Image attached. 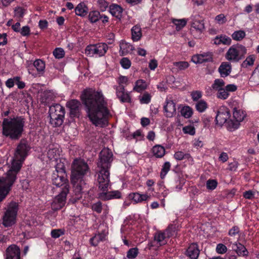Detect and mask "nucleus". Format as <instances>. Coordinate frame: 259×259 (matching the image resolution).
I'll list each match as a JSON object with an SVG mask.
<instances>
[{"instance_id": "1", "label": "nucleus", "mask_w": 259, "mask_h": 259, "mask_svg": "<svg viewBox=\"0 0 259 259\" xmlns=\"http://www.w3.org/2000/svg\"><path fill=\"white\" fill-rule=\"evenodd\" d=\"M81 98L91 121L96 126L106 125L110 111L102 92L88 89L83 92Z\"/></svg>"}, {"instance_id": "2", "label": "nucleus", "mask_w": 259, "mask_h": 259, "mask_svg": "<svg viewBox=\"0 0 259 259\" xmlns=\"http://www.w3.org/2000/svg\"><path fill=\"white\" fill-rule=\"evenodd\" d=\"M29 149V147L26 143L21 142L17 148L10 169L5 176L0 178V201H3L9 193Z\"/></svg>"}, {"instance_id": "3", "label": "nucleus", "mask_w": 259, "mask_h": 259, "mask_svg": "<svg viewBox=\"0 0 259 259\" xmlns=\"http://www.w3.org/2000/svg\"><path fill=\"white\" fill-rule=\"evenodd\" d=\"M89 170V166L83 159L74 160L71 166V180L77 198H79L80 194L83 192V190L86 186L84 177Z\"/></svg>"}, {"instance_id": "4", "label": "nucleus", "mask_w": 259, "mask_h": 259, "mask_svg": "<svg viewBox=\"0 0 259 259\" xmlns=\"http://www.w3.org/2000/svg\"><path fill=\"white\" fill-rule=\"evenodd\" d=\"M24 125V120L21 117L5 118L3 122V133L12 139H17L22 134Z\"/></svg>"}, {"instance_id": "5", "label": "nucleus", "mask_w": 259, "mask_h": 259, "mask_svg": "<svg viewBox=\"0 0 259 259\" xmlns=\"http://www.w3.org/2000/svg\"><path fill=\"white\" fill-rule=\"evenodd\" d=\"M246 53L247 49L243 45H233L227 51L225 58L230 62H237L243 58Z\"/></svg>"}, {"instance_id": "6", "label": "nucleus", "mask_w": 259, "mask_h": 259, "mask_svg": "<svg viewBox=\"0 0 259 259\" xmlns=\"http://www.w3.org/2000/svg\"><path fill=\"white\" fill-rule=\"evenodd\" d=\"M49 115L50 123L54 126H60L63 122L65 115L64 108L58 104L52 105L50 107Z\"/></svg>"}, {"instance_id": "7", "label": "nucleus", "mask_w": 259, "mask_h": 259, "mask_svg": "<svg viewBox=\"0 0 259 259\" xmlns=\"http://www.w3.org/2000/svg\"><path fill=\"white\" fill-rule=\"evenodd\" d=\"M18 209L17 203L12 202L9 204L3 217V224L5 227H11L16 223Z\"/></svg>"}, {"instance_id": "8", "label": "nucleus", "mask_w": 259, "mask_h": 259, "mask_svg": "<svg viewBox=\"0 0 259 259\" xmlns=\"http://www.w3.org/2000/svg\"><path fill=\"white\" fill-rule=\"evenodd\" d=\"M109 168V167H106V166H98L97 180L99 183V188L105 194L106 193L104 192L107 190L110 182Z\"/></svg>"}, {"instance_id": "9", "label": "nucleus", "mask_w": 259, "mask_h": 259, "mask_svg": "<svg viewBox=\"0 0 259 259\" xmlns=\"http://www.w3.org/2000/svg\"><path fill=\"white\" fill-rule=\"evenodd\" d=\"M108 49V47L105 43H98L95 45H91L87 47L85 53L91 57H102L104 56Z\"/></svg>"}, {"instance_id": "10", "label": "nucleus", "mask_w": 259, "mask_h": 259, "mask_svg": "<svg viewBox=\"0 0 259 259\" xmlns=\"http://www.w3.org/2000/svg\"><path fill=\"white\" fill-rule=\"evenodd\" d=\"M230 116L231 114L228 108L225 106H221L218 110L215 117L217 123L220 125L225 123L228 124V122L231 120Z\"/></svg>"}, {"instance_id": "11", "label": "nucleus", "mask_w": 259, "mask_h": 259, "mask_svg": "<svg viewBox=\"0 0 259 259\" xmlns=\"http://www.w3.org/2000/svg\"><path fill=\"white\" fill-rule=\"evenodd\" d=\"M68 192V188L67 186H65V188L54 199L51 205L53 209H59L65 205L66 196Z\"/></svg>"}, {"instance_id": "12", "label": "nucleus", "mask_w": 259, "mask_h": 259, "mask_svg": "<svg viewBox=\"0 0 259 259\" xmlns=\"http://www.w3.org/2000/svg\"><path fill=\"white\" fill-rule=\"evenodd\" d=\"M199 16H193L191 17L192 20L191 32L195 37H198L204 29V25L202 20L199 19Z\"/></svg>"}, {"instance_id": "13", "label": "nucleus", "mask_w": 259, "mask_h": 259, "mask_svg": "<svg viewBox=\"0 0 259 259\" xmlns=\"http://www.w3.org/2000/svg\"><path fill=\"white\" fill-rule=\"evenodd\" d=\"M245 112L240 109H235L233 112V118L235 121L230 120L228 122V126L230 130H235L239 127V123L241 122L245 117Z\"/></svg>"}, {"instance_id": "14", "label": "nucleus", "mask_w": 259, "mask_h": 259, "mask_svg": "<svg viewBox=\"0 0 259 259\" xmlns=\"http://www.w3.org/2000/svg\"><path fill=\"white\" fill-rule=\"evenodd\" d=\"M112 153L108 148H104L100 152V160L98 163V166H106L110 167V163L112 161Z\"/></svg>"}, {"instance_id": "15", "label": "nucleus", "mask_w": 259, "mask_h": 259, "mask_svg": "<svg viewBox=\"0 0 259 259\" xmlns=\"http://www.w3.org/2000/svg\"><path fill=\"white\" fill-rule=\"evenodd\" d=\"M52 183L54 185L57 187L63 186L62 190L65 188V186H67L69 188L68 181L66 178V174L65 175L59 174L57 172H53L52 177Z\"/></svg>"}, {"instance_id": "16", "label": "nucleus", "mask_w": 259, "mask_h": 259, "mask_svg": "<svg viewBox=\"0 0 259 259\" xmlns=\"http://www.w3.org/2000/svg\"><path fill=\"white\" fill-rule=\"evenodd\" d=\"M163 108L164 114L167 117H172L176 113V104L170 98L166 99Z\"/></svg>"}, {"instance_id": "17", "label": "nucleus", "mask_w": 259, "mask_h": 259, "mask_svg": "<svg viewBox=\"0 0 259 259\" xmlns=\"http://www.w3.org/2000/svg\"><path fill=\"white\" fill-rule=\"evenodd\" d=\"M5 259H20V249L15 245L10 246L6 250Z\"/></svg>"}, {"instance_id": "18", "label": "nucleus", "mask_w": 259, "mask_h": 259, "mask_svg": "<svg viewBox=\"0 0 259 259\" xmlns=\"http://www.w3.org/2000/svg\"><path fill=\"white\" fill-rule=\"evenodd\" d=\"M114 89L116 91L117 97L122 102H130L131 98L128 93L125 92L124 87H117L114 85Z\"/></svg>"}, {"instance_id": "19", "label": "nucleus", "mask_w": 259, "mask_h": 259, "mask_svg": "<svg viewBox=\"0 0 259 259\" xmlns=\"http://www.w3.org/2000/svg\"><path fill=\"white\" fill-rule=\"evenodd\" d=\"M225 83L222 79H216L214 80L213 83L211 87H209L206 89V93L208 95H210L213 92H217L225 87Z\"/></svg>"}, {"instance_id": "20", "label": "nucleus", "mask_w": 259, "mask_h": 259, "mask_svg": "<svg viewBox=\"0 0 259 259\" xmlns=\"http://www.w3.org/2000/svg\"><path fill=\"white\" fill-rule=\"evenodd\" d=\"M191 60L195 64H201L211 61L212 56L210 53H208L197 54L192 56Z\"/></svg>"}, {"instance_id": "21", "label": "nucleus", "mask_w": 259, "mask_h": 259, "mask_svg": "<svg viewBox=\"0 0 259 259\" xmlns=\"http://www.w3.org/2000/svg\"><path fill=\"white\" fill-rule=\"evenodd\" d=\"M169 237L168 231L166 230L164 232H157L154 236V242L158 245H163L166 243L167 238Z\"/></svg>"}, {"instance_id": "22", "label": "nucleus", "mask_w": 259, "mask_h": 259, "mask_svg": "<svg viewBox=\"0 0 259 259\" xmlns=\"http://www.w3.org/2000/svg\"><path fill=\"white\" fill-rule=\"evenodd\" d=\"M60 150L57 145H52L49 148L48 151V157L50 160L58 161L60 156Z\"/></svg>"}, {"instance_id": "23", "label": "nucleus", "mask_w": 259, "mask_h": 259, "mask_svg": "<svg viewBox=\"0 0 259 259\" xmlns=\"http://www.w3.org/2000/svg\"><path fill=\"white\" fill-rule=\"evenodd\" d=\"M199 254V250L195 243L191 244L187 250V255L191 259H197Z\"/></svg>"}, {"instance_id": "24", "label": "nucleus", "mask_w": 259, "mask_h": 259, "mask_svg": "<svg viewBox=\"0 0 259 259\" xmlns=\"http://www.w3.org/2000/svg\"><path fill=\"white\" fill-rule=\"evenodd\" d=\"M109 11L113 16L118 19L121 18L123 9L120 6L116 4H112L109 7Z\"/></svg>"}, {"instance_id": "25", "label": "nucleus", "mask_w": 259, "mask_h": 259, "mask_svg": "<svg viewBox=\"0 0 259 259\" xmlns=\"http://www.w3.org/2000/svg\"><path fill=\"white\" fill-rule=\"evenodd\" d=\"M66 105L70 109V113L74 116H76L80 105V102L76 100H72L68 102Z\"/></svg>"}, {"instance_id": "26", "label": "nucleus", "mask_w": 259, "mask_h": 259, "mask_svg": "<svg viewBox=\"0 0 259 259\" xmlns=\"http://www.w3.org/2000/svg\"><path fill=\"white\" fill-rule=\"evenodd\" d=\"M213 42L214 44L220 45L221 44L224 45H230L232 42L231 38L226 35H221L217 36L213 39Z\"/></svg>"}, {"instance_id": "27", "label": "nucleus", "mask_w": 259, "mask_h": 259, "mask_svg": "<svg viewBox=\"0 0 259 259\" xmlns=\"http://www.w3.org/2000/svg\"><path fill=\"white\" fill-rule=\"evenodd\" d=\"M130 198L136 203H141L148 200L150 196L147 194H141L140 193H134L130 195Z\"/></svg>"}, {"instance_id": "28", "label": "nucleus", "mask_w": 259, "mask_h": 259, "mask_svg": "<svg viewBox=\"0 0 259 259\" xmlns=\"http://www.w3.org/2000/svg\"><path fill=\"white\" fill-rule=\"evenodd\" d=\"M219 71L222 77L227 76L231 72V66L228 62H223L220 65Z\"/></svg>"}, {"instance_id": "29", "label": "nucleus", "mask_w": 259, "mask_h": 259, "mask_svg": "<svg viewBox=\"0 0 259 259\" xmlns=\"http://www.w3.org/2000/svg\"><path fill=\"white\" fill-rule=\"evenodd\" d=\"M107 232L104 231L101 233L96 234L93 237L90 239V243L93 246H97L98 243L103 241L106 239Z\"/></svg>"}, {"instance_id": "30", "label": "nucleus", "mask_w": 259, "mask_h": 259, "mask_svg": "<svg viewBox=\"0 0 259 259\" xmlns=\"http://www.w3.org/2000/svg\"><path fill=\"white\" fill-rule=\"evenodd\" d=\"M232 248L240 256H245L247 255V250L242 244L239 243L235 242L233 243Z\"/></svg>"}, {"instance_id": "31", "label": "nucleus", "mask_w": 259, "mask_h": 259, "mask_svg": "<svg viewBox=\"0 0 259 259\" xmlns=\"http://www.w3.org/2000/svg\"><path fill=\"white\" fill-rule=\"evenodd\" d=\"M75 14L81 17L85 16L88 12V9L83 3H79L75 9Z\"/></svg>"}, {"instance_id": "32", "label": "nucleus", "mask_w": 259, "mask_h": 259, "mask_svg": "<svg viewBox=\"0 0 259 259\" xmlns=\"http://www.w3.org/2000/svg\"><path fill=\"white\" fill-rule=\"evenodd\" d=\"M132 31V38L135 41H137L139 40L142 37L141 28L138 25H135L131 29Z\"/></svg>"}, {"instance_id": "33", "label": "nucleus", "mask_w": 259, "mask_h": 259, "mask_svg": "<svg viewBox=\"0 0 259 259\" xmlns=\"http://www.w3.org/2000/svg\"><path fill=\"white\" fill-rule=\"evenodd\" d=\"M104 192L106 194L103 193V192L100 194L99 197L102 199H111V198H119L121 196V194L118 191H114L110 192Z\"/></svg>"}, {"instance_id": "34", "label": "nucleus", "mask_w": 259, "mask_h": 259, "mask_svg": "<svg viewBox=\"0 0 259 259\" xmlns=\"http://www.w3.org/2000/svg\"><path fill=\"white\" fill-rule=\"evenodd\" d=\"M120 49L122 54L124 55L131 53L134 50V47L128 42L121 41L120 42Z\"/></svg>"}, {"instance_id": "35", "label": "nucleus", "mask_w": 259, "mask_h": 259, "mask_svg": "<svg viewBox=\"0 0 259 259\" xmlns=\"http://www.w3.org/2000/svg\"><path fill=\"white\" fill-rule=\"evenodd\" d=\"M152 153L156 157L160 158L163 157L165 153L164 148L161 145H156L152 149Z\"/></svg>"}, {"instance_id": "36", "label": "nucleus", "mask_w": 259, "mask_h": 259, "mask_svg": "<svg viewBox=\"0 0 259 259\" xmlns=\"http://www.w3.org/2000/svg\"><path fill=\"white\" fill-rule=\"evenodd\" d=\"M147 87V82L143 79H139L136 82L133 90L138 93L145 90Z\"/></svg>"}, {"instance_id": "37", "label": "nucleus", "mask_w": 259, "mask_h": 259, "mask_svg": "<svg viewBox=\"0 0 259 259\" xmlns=\"http://www.w3.org/2000/svg\"><path fill=\"white\" fill-rule=\"evenodd\" d=\"M172 22L176 26L177 31L181 30L187 24V21L186 19H175L172 20Z\"/></svg>"}, {"instance_id": "38", "label": "nucleus", "mask_w": 259, "mask_h": 259, "mask_svg": "<svg viewBox=\"0 0 259 259\" xmlns=\"http://www.w3.org/2000/svg\"><path fill=\"white\" fill-rule=\"evenodd\" d=\"M196 110L200 113L204 112L208 108V105L203 100L198 101L195 105Z\"/></svg>"}, {"instance_id": "39", "label": "nucleus", "mask_w": 259, "mask_h": 259, "mask_svg": "<svg viewBox=\"0 0 259 259\" xmlns=\"http://www.w3.org/2000/svg\"><path fill=\"white\" fill-rule=\"evenodd\" d=\"M101 18V15L98 11H91L89 14V19L91 22L95 23Z\"/></svg>"}, {"instance_id": "40", "label": "nucleus", "mask_w": 259, "mask_h": 259, "mask_svg": "<svg viewBox=\"0 0 259 259\" xmlns=\"http://www.w3.org/2000/svg\"><path fill=\"white\" fill-rule=\"evenodd\" d=\"M182 116L186 118H190L193 114L192 109L188 106L183 107L181 110Z\"/></svg>"}, {"instance_id": "41", "label": "nucleus", "mask_w": 259, "mask_h": 259, "mask_svg": "<svg viewBox=\"0 0 259 259\" xmlns=\"http://www.w3.org/2000/svg\"><path fill=\"white\" fill-rule=\"evenodd\" d=\"M245 35V32L243 30H238L234 32L231 36L234 40L240 41L244 38Z\"/></svg>"}, {"instance_id": "42", "label": "nucleus", "mask_w": 259, "mask_h": 259, "mask_svg": "<svg viewBox=\"0 0 259 259\" xmlns=\"http://www.w3.org/2000/svg\"><path fill=\"white\" fill-rule=\"evenodd\" d=\"M33 65L38 72H44L45 69V64L44 61L39 59L36 60L33 63Z\"/></svg>"}, {"instance_id": "43", "label": "nucleus", "mask_w": 259, "mask_h": 259, "mask_svg": "<svg viewBox=\"0 0 259 259\" xmlns=\"http://www.w3.org/2000/svg\"><path fill=\"white\" fill-rule=\"evenodd\" d=\"M56 162H57L56 165V171L55 172H57L59 174H62L65 175L66 172L65 170V166L63 162L61 161L60 159H58V161Z\"/></svg>"}, {"instance_id": "44", "label": "nucleus", "mask_w": 259, "mask_h": 259, "mask_svg": "<svg viewBox=\"0 0 259 259\" xmlns=\"http://www.w3.org/2000/svg\"><path fill=\"white\" fill-rule=\"evenodd\" d=\"M218 185L216 180L209 179L206 182V187L208 191L214 190Z\"/></svg>"}, {"instance_id": "45", "label": "nucleus", "mask_w": 259, "mask_h": 259, "mask_svg": "<svg viewBox=\"0 0 259 259\" xmlns=\"http://www.w3.org/2000/svg\"><path fill=\"white\" fill-rule=\"evenodd\" d=\"M174 157L177 160H182L184 159H192L190 155L188 153H184L182 151H177L174 154Z\"/></svg>"}, {"instance_id": "46", "label": "nucleus", "mask_w": 259, "mask_h": 259, "mask_svg": "<svg viewBox=\"0 0 259 259\" xmlns=\"http://www.w3.org/2000/svg\"><path fill=\"white\" fill-rule=\"evenodd\" d=\"M230 95L229 93H227V91L224 87L219 90L217 94V97L222 100L227 99Z\"/></svg>"}, {"instance_id": "47", "label": "nucleus", "mask_w": 259, "mask_h": 259, "mask_svg": "<svg viewBox=\"0 0 259 259\" xmlns=\"http://www.w3.org/2000/svg\"><path fill=\"white\" fill-rule=\"evenodd\" d=\"M151 99V95L148 93H145L139 97V100L141 104H148Z\"/></svg>"}, {"instance_id": "48", "label": "nucleus", "mask_w": 259, "mask_h": 259, "mask_svg": "<svg viewBox=\"0 0 259 259\" xmlns=\"http://www.w3.org/2000/svg\"><path fill=\"white\" fill-rule=\"evenodd\" d=\"M256 57L254 55L248 56L244 61L243 65L246 67L251 66L254 64Z\"/></svg>"}, {"instance_id": "49", "label": "nucleus", "mask_w": 259, "mask_h": 259, "mask_svg": "<svg viewBox=\"0 0 259 259\" xmlns=\"http://www.w3.org/2000/svg\"><path fill=\"white\" fill-rule=\"evenodd\" d=\"M183 132L185 134H189L190 135H194L195 134V128L192 125L185 126L183 127Z\"/></svg>"}, {"instance_id": "50", "label": "nucleus", "mask_w": 259, "mask_h": 259, "mask_svg": "<svg viewBox=\"0 0 259 259\" xmlns=\"http://www.w3.org/2000/svg\"><path fill=\"white\" fill-rule=\"evenodd\" d=\"M139 253L137 248H131L127 252V257L130 259H134L136 257Z\"/></svg>"}, {"instance_id": "51", "label": "nucleus", "mask_w": 259, "mask_h": 259, "mask_svg": "<svg viewBox=\"0 0 259 259\" xmlns=\"http://www.w3.org/2000/svg\"><path fill=\"white\" fill-rule=\"evenodd\" d=\"M117 83L119 84L118 87H124L128 83V78L124 76L120 75L116 80Z\"/></svg>"}, {"instance_id": "52", "label": "nucleus", "mask_w": 259, "mask_h": 259, "mask_svg": "<svg viewBox=\"0 0 259 259\" xmlns=\"http://www.w3.org/2000/svg\"><path fill=\"white\" fill-rule=\"evenodd\" d=\"M174 65L179 70H185L189 67V63L185 61L176 62L174 63Z\"/></svg>"}, {"instance_id": "53", "label": "nucleus", "mask_w": 259, "mask_h": 259, "mask_svg": "<svg viewBox=\"0 0 259 259\" xmlns=\"http://www.w3.org/2000/svg\"><path fill=\"white\" fill-rule=\"evenodd\" d=\"M53 55L56 58L61 59L64 56L65 52L63 49L58 48L53 51Z\"/></svg>"}, {"instance_id": "54", "label": "nucleus", "mask_w": 259, "mask_h": 259, "mask_svg": "<svg viewBox=\"0 0 259 259\" xmlns=\"http://www.w3.org/2000/svg\"><path fill=\"white\" fill-rule=\"evenodd\" d=\"M214 20L217 23L222 25L225 24L227 22V18L223 14H219L215 16Z\"/></svg>"}, {"instance_id": "55", "label": "nucleus", "mask_w": 259, "mask_h": 259, "mask_svg": "<svg viewBox=\"0 0 259 259\" xmlns=\"http://www.w3.org/2000/svg\"><path fill=\"white\" fill-rule=\"evenodd\" d=\"M227 251V247L223 244L219 243L217 245L216 251L219 254H223Z\"/></svg>"}, {"instance_id": "56", "label": "nucleus", "mask_w": 259, "mask_h": 259, "mask_svg": "<svg viewBox=\"0 0 259 259\" xmlns=\"http://www.w3.org/2000/svg\"><path fill=\"white\" fill-rule=\"evenodd\" d=\"M17 79H18V76H15L13 78L8 79L6 81V85L8 88H13L14 86V85L16 84V81H17Z\"/></svg>"}, {"instance_id": "57", "label": "nucleus", "mask_w": 259, "mask_h": 259, "mask_svg": "<svg viewBox=\"0 0 259 259\" xmlns=\"http://www.w3.org/2000/svg\"><path fill=\"white\" fill-rule=\"evenodd\" d=\"M202 96V93L201 91H195L191 93V96L193 101H198Z\"/></svg>"}, {"instance_id": "58", "label": "nucleus", "mask_w": 259, "mask_h": 259, "mask_svg": "<svg viewBox=\"0 0 259 259\" xmlns=\"http://www.w3.org/2000/svg\"><path fill=\"white\" fill-rule=\"evenodd\" d=\"M92 209L97 213H101L102 210V205L101 202L98 201L92 205Z\"/></svg>"}, {"instance_id": "59", "label": "nucleus", "mask_w": 259, "mask_h": 259, "mask_svg": "<svg viewBox=\"0 0 259 259\" xmlns=\"http://www.w3.org/2000/svg\"><path fill=\"white\" fill-rule=\"evenodd\" d=\"M121 66L124 69H128L131 65V61L127 58H123L120 61Z\"/></svg>"}, {"instance_id": "60", "label": "nucleus", "mask_w": 259, "mask_h": 259, "mask_svg": "<svg viewBox=\"0 0 259 259\" xmlns=\"http://www.w3.org/2000/svg\"><path fill=\"white\" fill-rule=\"evenodd\" d=\"M64 234V231L61 229H54L51 231V236L53 238H57Z\"/></svg>"}, {"instance_id": "61", "label": "nucleus", "mask_w": 259, "mask_h": 259, "mask_svg": "<svg viewBox=\"0 0 259 259\" xmlns=\"http://www.w3.org/2000/svg\"><path fill=\"white\" fill-rule=\"evenodd\" d=\"M22 36H28L30 34V28L28 26H25L22 27L19 31Z\"/></svg>"}, {"instance_id": "62", "label": "nucleus", "mask_w": 259, "mask_h": 259, "mask_svg": "<svg viewBox=\"0 0 259 259\" xmlns=\"http://www.w3.org/2000/svg\"><path fill=\"white\" fill-rule=\"evenodd\" d=\"M98 3L102 11H104L108 6V3L105 0H99Z\"/></svg>"}, {"instance_id": "63", "label": "nucleus", "mask_w": 259, "mask_h": 259, "mask_svg": "<svg viewBox=\"0 0 259 259\" xmlns=\"http://www.w3.org/2000/svg\"><path fill=\"white\" fill-rule=\"evenodd\" d=\"M225 89L227 91L228 93L230 92H235L237 90V86L234 84H229L227 85H225Z\"/></svg>"}, {"instance_id": "64", "label": "nucleus", "mask_w": 259, "mask_h": 259, "mask_svg": "<svg viewBox=\"0 0 259 259\" xmlns=\"http://www.w3.org/2000/svg\"><path fill=\"white\" fill-rule=\"evenodd\" d=\"M193 145L196 148H199L203 146V142L199 139H195L193 141Z\"/></svg>"}]
</instances>
